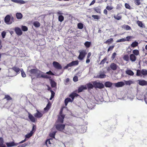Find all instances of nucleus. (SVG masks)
Masks as SVG:
<instances>
[{
	"mask_svg": "<svg viewBox=\"0 0 147 147\" xmlns=\"http://www.w3.org/2000/svg\"><path fill=\"white\" fill-rule=\"evenodd\" d=\"M136 75L137 76L144 78L147 76V70L145 69H143L141 70H137Z\"/></svg>",
	"mask_w": 147,
	"mask_h": 147,
	"instance_id": "nucleus-1",
	"label": "nucleus"
},
{
	"mask_svg": "<svg viewBox=\"0 0 147 147\" xmlns=\"http://www.w3.org/2000/svg\"><path fill=\"white\" fill-rule=\"evenodd\" d=\"M39 74L40 76V77L47 78H51L50 76L47 74L52 75H54L51 71L46 72L45 74H44L42 72L40 71Z\"/></svg>",
	"mask_w": 147,
	"mask_h": 147,
	"instance_id": "nucleus-2",
	"label": "nucleus"
},
{
	"mask_svg": "<svg viewBox=\"0 0 147 147\" xmlns=\"http://www.w3.org/2000/svg\"><path fill=\"white\" fill-rule=\"evenodd\" d=\"M29 72L31 74H34L37 77L40 78L39 74L40 71L36 69H32L30 70Z\"/></svg>",
	"mask_w": 147,
	"mask_h": 147,
	"instance_id": "nucleus-3",
	"label": "nucleus"
},
{
	"mask_svg": "<svg viewBox=\"0 0 147 147\" xmlns=\"http://www.w3.org/2000/svg\"><path fill=\"white\" fill-rule=\"evenodd\" d=\"M93 85L95 88H98L99 89L103 88L104 85L103 84L99 82H94L93 83Z\"/></svg>",
	"mask_w": 147,
	"mask_h": 147,
	"instance_id": "nucleus-4",
	"label": "nucleus"
},
{
	"mask_svg": "<svg viewBox=\"0 0 147 147\" xmlns=\"http://www.w3.org/2000/svg\"><path fill=\"white\" fill-rule=\"evenodd\" d=\"M65 126V125L61 124H58L55 125L56 129L60 131H62L64 129Z\"/></svg>",
	"mask_w": 147,
	"mask_h": 147,
	"instance_id": "nucleus-5",
	"label": "nucleus"
},
{
	"mask_svg": "<svg viewBox=\"0 0 147 147\" xmlns=\"http://www.w3.org/2000/svg\"><path fill=\"white\" fill-rule=\"evenodd\" d=\"M62 110H61L60 112V115L58 116V121L61 123H63L65 117V115L62 114Z\"/></svg>",
	"mask_w": 147,
	"mask_h": 147,
	"instance_id": "nucleus-6",
	"label": "nucleus"
},
{
	"mask_svg": "<svg viewBox=\"0 0 147 147\" xmlns=\"http://www.w3.org/2000/svg\"><path fill=\"white\" fill-rule=\"evenodd\" d=\"M86 54V53L85 51H80V55L78 56V59L81 60H82L85 57Z\"/></svg>",
	"mask_w": 147,
	"mask_h": 147,
	"instance_id": "nucleus-7",
	"label": "nucleus"
},
{
	"mask_svg": "<svg viewBox=\"0 0 147 147\" xmlns=\"http://www.w3.org/2000/svg\"><path fill=\"white\" fill-rule=\"evenodd\" d=\"M11 17L9 15H7L6 16L4 19L5 22L7 24L10 25L11 24L12 22L10 21Z\"/></svg>",
	"mask_w": 147,
	"mask_h": 147,
	"instance_id": "nucleus-8",
	"label": "nucleus"
},
{
	"mask_svg": "<svg viewBox=\"0 0 147 147\" xmlns=\"http://www.w3.org/2000/svg\"><path fill=\"white\" fill-rule=\"evenodd\" d=\"M53 64L54 67L57 69H61L62 68L61 65L57 62L54 61Z\"/></svg>",
	"mask_w": 147,
	"mask_h": 147,
	"instance_id": "nucleus-9",
	"label": "nucleus"
},
{
	"mask_svg": "<svg viewBox=\"0 0 147 147\" xmlns=\"http://www.w3.org/2000/svg\"><path fill=\"white\" fill-rule=\"evenodd\" d=\"M15 31L16 33L18 35H21L22 34V31L19 28L16 27L15 28Z\"/></svg>",
	"mask_w": 147,
	"mask_h": 147,
	"instance_id": "nucleus-10",
	"label": "nucleus"
},
{
	"mask_svg": "<svg viewBox=\"0 0 147 147\" xmlns=\"http://www.w3.org/2000/svg\"><path fill=\"white\" fill-rule=\"evenodd\" d=\"M36 111L37 112L34 115L35 117L37 118H40L42 117L44 113H41L37 110Z\"/></svg>",
	"mask_w": 147,
	"mask_h": 147,
	"instance_id": "nucleus-11",
	"label": "nucleus"
},
{
	"mask_svg": "<svg viewBox=\"0 0 147 147\" xmlns=\"http://www.w3.org/2000/svg\"><path fill=\"white\" fill-rule=\"evenodd\" d=\"M115 87H122L125 85V83L123 82H120L114 84Z\"/></svg>",
	"mask_w": 147,
	"mask_h": 147,
	"instance_id": "nucleus-12",
	"label": "nucleus"
},
{
	"mask_svg": "<svg viewBox=\"0 0 147 147\" xmlns=\"http://www.w3.org/2000/svg\"><path fill=\"white\" fill-rule=\"evenodd\" d=\"M66 98L65 100V105L66 106L68 102H72L73 100H74V98Z\"/></svg>",
	"mask_w": 147,
	"mask_h": 147,
	"instance_id": "nucleus-13",
	"label": "nucleus"
},
{
	"mask_svg": "<svg viewBox=\"0 0 147 147\" xmlns=\"http://www.w3.org/2000/svg\"><path fill=\"white\" fill-rule=\"evenodd\" d=\"M87 88V86L86 85H84L81 86L79 87L78 89V92H82L83 90L86 89Z\"/></svg>",
	"mask_w": 147,
	"mask_h": 147,
	"instance_id": "nucleus-14",
	"label": "nucleus"
},
{
	"mask_svg": "<svg viewBox=\"0 0 147 147\" xmlns=\"http://www.w3.org/2000/svg\"><path fill=\"white\" fill-rule=\"evenodd\" d=\"M11 1L13 2L21 4H24L26 2L22 0H11Z\"/></svg>",
	"mask_w": 147,
	"mask_h": 147,
	"instance_id": "nucleus-15",
	"label": "nucleus"
},
{
	"mask_svg": "<svg viewBox=\"0 0 147 147\" xmlns=\"http://www.w3.org/2000/svg\"><path fill=\"white\" fill-rule=\"evenodd\" d=\"M139 84L141 86H144L147 84V82L144 80H139Z\"/></svg>",
	"mask_w": 147,
	"mask_h": 147,
	"instance_id": "nucleus-16",
	"label": "nucleus"
},
{
	"mask_svg": "<svg viewBox=\"0 0 147 147\" xmlns=\"http://www.w3.org/2000/svg\"><path fill=\"white\" fill-rule=\"evenodd\" d=\"M6 144L8 147H11L14 146H17L18 144H16L14 142H11L6 143Z\"/></svg>",
	"mask_w": 147,
	"mask_h": 147,
	"instance_id": "nucleus-17",
	"label": "nucleus"
},
{
	"mask_svg": "<svg viewBox=\"0 0 147 147\" xmlns=\"http://www.w3.org/2000/svg\"><path fill=\"white\" fill-rule=\"evenodd\" d=\"M129 58L130 61L132 62H134L136 60V57L133 54H131L130 55Z\"/></svg>",
	"mask_w": 147,
	"mask_h": 147,
	"instance_id": "nucleus-18",
	"label": "nucleus"
},
{
	"mask_svg": "<svg viewBox=\"0 0 147 147\" xmlns=\"http://www.w3.org/2000/svg\"><path fill=\"white\" fill-rule=\"evenodd\" d=\"M110 67L112 69L115 70L117 69V66L116 64L113 63L111 64Z\"/></svg>",
	"mask_w": 147,
	"mask_h": 147,
	"instance_id": "nucleus-19",
	"label": "nucleus"
},
{
	"mask_svg": "<svg viewBox=\"0 0 147 147\" xmlns=\"http://www.w3.org/2000/svg\"><path fill=\"white\" fill-rule=\"evenodd\" d=\"M28 118L32 122H34L35 121V117L31 114L28 113Z\"/></svg>",
	"mask_w": 147,
	"mask_h": 147,
	"instance_id": "nucleus-20",
	"label": "nucleus"
},
{
	"mask_svg": "<svg viewBox=\"0 0 147 147\" xmlns=\"http://www.w3.org/2000/svg\"><path fill=\"white\" fill-rule=\"evenodd\" d=\"M125 73L131 76H133L134 74V73L133 72L129 69H127L126 70Z\"/></svg>",
	"mask_w": 147,
	"mask_h": 147,
	"instance_id": "nucleus-21",
	"label": "nucleus"
},
{
	"mask_svg": "<svg viewBox=\"0 0 147 147\" xmlns=\"http://www.w3.org/2000/svg\"><path fill=\"white\" fill-rule=\"evenodd\" d=\"M4 142L3 139L0 138V147H6L5 145L4 144Z\"/></svg>",
	"mask_w": 147,
	"mask_h": 147,
	"instance_id": "nucleus-22",
	"label": "nucleus"
},
{
	"mask_svg": "<svg viewBox=\"0 0 147 147\" xmlns=\"http://www.w3.org/2000/svg\"><path fill=\"white\" fill-rule=\"evenodd\" d=\"M114 18L115 19L117 20H119L121 19L122 16L120 15L119 13H118L117 15H114Z\"/></svg>",
	"mask_w": 147,
	"mask_h": 147,
	"instance_id": "nucleus-23",
	"label": "nucleus"
},
{
	"mask_svg": "<svg viewBox=\"0 0 147 147\" xmlns=\"http://www.w3.org/2000/svg\"><path fill=\"white\" fill-rule=\"evenodd\" d=\"M16 16L17 18L18 19H21L23 16L22 14L20 13H17Z\"/></svg>",
	"mask_w": 147,
	"mask_h": 147,
	"instance_id": "nucleus-24",
	"label": "nucleus"
},
{
	"mask_svg": "<svg viewBox=\"0 0 147 147\" xmlns=\"http://www.w3.org/2000/svg\"><path fill=\"white\" fill-rule=\"evenodd\" d=\"M34 133L33 131H31L30 133L26 135L25 136L26 138H29L31 137L32 135V134Z\"/></svg>",
	"mask_w": 147,
	"mask_h": 147,
	"instance_id": "nucleus-25",
	"label": "nucleus"
},
{
	"mask_svg": "<svg viewBox=\"0 0 147 147\" xmlns=\"http://www.w3.org/2000/svg\"><path fill=\"white\" fill-rule=\"evenodd\" d=\"M105 85L107 87H110L112 85V83L110 82H107L105 83Z\"/></svg>",
	"mask_w": 147,
	"mask_h": 147,
	"instance_id": "nucleus-26",
	"label": "nucleus"
},
{
	"mask_svg": "<svg viewBox=\"0 0 147 147\" xmlns=\"http://www.w3.org/2000/svg\"><path fill=\"white\" fill-rule=\"evenodd\" d=\"M122 28L127 30H129L131 29V27L129 26L126 25H123Z\"/></svg>",
	"mask_w": 147,
	"mask_h": 147,
	"instance_id": "nucleus-27",
	"label": "nucleus"
},
{
	"mask_svg": "<svg viewBox=\"0 0 147 147\" xmlns=\"http://www.w3.org/2000/svg\"><path fill=\"white\" fill-rule=\"evenodd\" d=\"M51 104L49 103L47 105L46 107L44 109L45 111H47L50 108Z\"/></svg>",
	"mask_w": 147,
	"mask_h": 147,
	"instance_id": "nucleus-28",
	"label": "nucleus"
},
{
	"mask_svg": "<svg viewBox=\"0 0 147 147\" xmlns=\"http://www.w3.org/2000/svg\"><path fill=\"white\" fill-rule=\"evenodd\" d=\"M133 53L135 56H137L139 55V52L138 50L135 49L133 51Z\"/></svg>",
	"mask_w": 147,
	"mask_h": 147,
	"instance_id": "nucleus-29",
	"label": "nucleus"
},
{
	"mask_svg": "<svg viewBox=\"0 0 147 147\" xmlns=\"http://www.w3.org/2000/svg\"><path fill=\"white\" fill-rule=\"evenodd\" d=\"M124 82L125 83V84H126V85H130L131 84L133 83V82L131 80H129L128 81H126L125 80L124 81Z\"/></svg>",
	"mask_w": 147,
	"mask_h": 147,
	"instance_id": "nucleus-30",
	"label": "nucleus"
},
{
	"mask_svg": "<svg viewBox=\"0 0 147 147\" xmlns=\"http://www.w3.org/2000/svg\"><path fill=\"white\" fill-rule=\"evenodd\" d=\"M106 76L104 74H100L99 75L97 76V78H105Z\"/></svg>",
	"mask_w": 147,
	"mask_h": 147,
	"instance_id": "nucleus-31",
	"label": "nucleus"
},
{
	"mask_svg": "<svg viewBox=\"0 0 147 147\" xmlns=\"http://www.w3.org/2000/svg\"><path fill=\"white\" fill-rule=\"evenodd\" d=\"M137 23L139 26L141 27H144V25H143L142 22L140 21H137Z\"/></svg>",
	"mask_w": 147,
	"mask_h": 147,
	"instance_id": "nucleus-32",
	"label": "nucleus"
},
{
	"mask_svg": "<svg viewBox=\"0 0 147 147\" xmlns=\"http://www.w3.org/2000/svg\"><path fill=\"white\" fill-rule=\"evenodd\" d=\"M78 95L77 94L74 93H73L71 94L69 96L70 98H73L74 99L75 96H78Z\"/></svg>",
	"mask_w": 147,
	"mask_h": 147,
	"instance_id": "nucleus-33",
	"label": "nucleus"
},
{
	"mask_svg": "<svg viewBox=\"0 0 147 147\" xmlns=\"http://www.w3.org/2000/svg\"><path fill=\"white\" fill-rule=\"evenodd\" d=\"M72 66L76 65L78 64V60L72 61L71 62Z\"/></svg>",
	"mask_w": 147,
	"mask_h": 147,
	"instance_id": "nucleus-34",
	"label": "nucleus"
},
{
	"mask_svg": "<svg viewBox=\"0 0 147 147\" xmlns=\"http://www.w3.org/2000/svg\"><path fill=\"white\" fill-rule=\"evenodd\" d=\"M84 45L86 47L88 48L91 45V42L87 41L84 43Z\"/></svg>",
	"mask_w": 147,
	"mask_h": 147,
	"instance_id": "nucleus-35",
	"label": "nucleus"
},
{
	"mask_svg": "<svg viewBox=\"0 0 147 147\" xmlns=\"http://www.w3.org/2000/svg\"><path fill=\"white\" fill-rule=\"evenodd\" d=\"M138 45V42L136 41H135L131 44V46L132 47H136Z\"/></svg>",
	"mask_w": 147,
	"mask_h": 147,
	"instance_id": "nucleus-36",
	"label": "nucleus"
},
{
	"mask_svg": "<svg viewBox=\"0 0 147 147\" xmlns=\"http://www.w3.org/2000/svg\"><path fill=\"white\" fill-rule=\"evenodd\" d=\"M64 17L62 15H60L58 17V20L61 22H62L64 20Z\"/></svg>",
	"mask_w": 147,
	"mask_h": 147,
	"instance_id": "nucleus-37",
	"label": "nucleus"
},
{
	"mask_svg": "<svg viewBox=\"0 0 147 147\" xmlns=\"http://www.w3.org/2000/svg\"><path fill=\"white\" fill-rule=\"evenodd\" d=\"M56 132V131H54L50 133L49 134L51 138H55V135Z\"/></svg>",
	"mask_w": 147,
	"mask_h": 147,
	"instance_id": "nucleus-38",
	"label": "nucleus"
},
{
	"mask_svg": "<svg viewBox=\"0 0 147 147\" xmlns=\"http://www.w3.org/2000/svg\"><path fill=\"white\" fill-rule=\"evenodd\" d=\"M126 41V39H125V38H121L120 39L116 41V42H125Z\"/></svg>",
	"mask_w": 147,
	"mask_h": 147,
	"instance_id": "nucleus-39",
	"label": "nucleus"
},
{
	"mask_svg": "<svg viewBox=\"0 0 147 147\" xmlns=\"http://www.w3.org/2000/svg\"><path fill=\"white\" fill-rule=\"evenodd\" d=\"M129 57L127 55H125L123 57V59L126 61H129Z\"/></svg>",
	"mask_w": 147,
	"mask_h": 147,
	"instance_id": "nucleus-40",
	"label": "nucleus"
},
{
	"mask_svg": "<svg viewBox=\"0 0 147 147\" xmlns=\"http://www.w3.org/2000/svg\"><path fill=\"white\" fill-rule=\"evenodd\" d=\"M87 87L88 89H92L93 87V84L92 85V84L89 83L87 84Z\"/></svg>",
	"mask_w": 147,
	"mask_h": 147,
	"instance_id": "nucleus-41",
	"label": "nucleus"
},
{
	"mask_svg": "<svg viewBox=\"0 0 147 147\" xmlns=\"http://www.w3.org/2000/svg\"><path fill=\"white\" fill-rule=\"evenodd\" d=\"M34 25L36 27H38L40 26V24L38 22H35L34 23Z\"/></svg>",
	"mask_w": 147,
	"mask_h": 147,
	"instance_id": "nucleus-42",
	"label": "nucleus"
},
{
	"mask_svg": "<svg viewBox=\"0 0 147 147\" xmlns=\"http://www.w3.org/2000/svg\"><path fill=\"white\" fill-rule=\"evenodd\" d=\"M78 28L80 29H82L83 28V24L81 23H79L78 24Z\"/></svg>",
	"mask_w": 147,
	"mask_h": 147,
	"instance_id": "nucleus-43",
	"label": "nucleus"
},
{
	"mask_svg": "<svg viewBox=\"0 0 147 147\" xmlns=\"http://www.w3.org/2000/svg\"><path fill=\"white\" fill-rule=\"evenodd\" d=\"M72 66H72V63H71V62L70 63H69V64H68L66 66H65L64 67V69H67V68H68V67H72Z\"/></svg>",
	"mask_w": 147,
	"mask_h": 147,
	"instance_id": "nucleus-44",
	"label": "nucleus"
},
{
	"mask_svg": "<svg viewBox=\"0 0 147 147\" xmlns=\"http://www.w3.org/2000/svg\"><path fill=\"white\" fill-rule=\"evenodd\" d=\"M22 30L23 31H26L28 30L27 27L25 26H22Z\"/></svg>",
	"mask_w": 147,
	"mask_h": 147,
	"instance_id": "nucleus-45",
	"label": "nucleus"
},
{
	"mask_svg": "<svg viewBox=\"0 0 147 147\" xmlns=\"http://www.w3.org/2000/svg\"><path fill=\"white\" fill-rule=\"evenodd\" d=\"M13 69L16 72L18 73L20 71V69L16 67H14L13 68Z\"/></svg>",
	"mask_w": 147,
	"mask_h": 147,
	"instance_id": "nucleus-46",
	"label": "nucleus"
},
{
	"mask_svg": "<svg viewBox=\"0 0 147 147\" xmlns=\"http://www.w3.org/2000/svg\"><path fill=\"white\" fill-rule=\"evenodd\" d=\"M51 86L52 87H54L56 86V83L54 81H51Z\"/></svg>",
	"mask_w": 147,
	"mask_h": 147,
	"instance_id": "nucleus-47",
	"label": "nucleus"
},
{
	"mask_svg": "<svg viewBox=\"0 0 147 147\" xmlns=\"http://www.w3.org/2000/svg\"><path fill=\"white\" fill-rule=\"evenodd\" d=\"M107 59L106 58H104L100 62V64L103 65L107 61Z\"/></svg>",
	"mask_w": 147,
	"mask_h": 147,
	"instance_id": "nucleus-48",
	"label": "nucleus"
},
{
	"mask_svg": "<svg viewBox=\"0 0 147 147\" xmlns=\"http://www.w3.org/2000/svg\"><path fill=\"white\" fill-rule=\"evenodd\" d=\"M134 3L136 5H138L140 4V0H135L134 1Z\"/></svg>",
	"mask_w": 147,
	"mask_h": 147,
	"instance_id": "nucleus-49",
	"label": "nucleus"
},
{
	"mask_svg": "<svg viewBox=\"0 0 147 147\" xmlns=\"http://www.w3.org/2000/svg\"><path fill=\"white\" fill-rule=\"evenodd\" d=\"M113 41V39L112 38H110L107 40L105 42V43H107L109 42L110 43L112 42Z\"/></svg>",
	"mask_w": 147,
	"mask_h": 147,
	"instance_id": "nucleus-50",
	"label": "nucleus"
},
{
	"mask_svg": "<svg viewBox=\"0 0 147 147\" xmlns=\"http://www.w3.org/2000/svg\"><path fill=\"white\" fill-rule=\"evenodd\" d=\"M92 17L94 19L98 20L100 19V17L97 15H93L92 16Z\"/></svg>",
	"mask_w": 147,
	"mask_h": 147,
	"instance_id": "nucleus-51",
	"label": "nucleus"
},
{
	"mask_svg": "<svg viewBox=\"0 0 147 147\" xmlns=\"http://www.w3.org/2000/svg\"><path fill=\"white\" fill-rule=\"evenodd\" d=\"M122 5L121 4H119L117 5L116 7V9H120L121 8Z\"/></svg>",
	"mask_w": 147,
	"mask_h": 147,
	"instance_id": "nucleus-52",
	"label": "nucleus"
},
{
	"mask_svg": "<svg viewBox=\"0 0 147 147\" xmlns=\"http://www.w3.org/2000/svg\"><path fill=\"white\" fill-rule=\"evenodd\" d=\"M106 8L107 10L109 11H110L113 8V7L112 6H108L106 7Z\"/></svg>",
	"mask_w": 147,
	"mask_h": 147,
	"instance_id": "nucleus-53",
	"label": "nucleus"
},
{
	"mask_svg": "<svg viewBox=\"0 0 147 147\" xmlns=\"http://www.w3.org/2000/svg\"><path fill=\"white\" fill-rule=\"evenodd\" d=\"M21 71L22 76L23 77H25L26 76V75L24 72L23 71V70H21Z\"/></svg>",
	"mask_w": 147,
	"mask_h": 147,
	"instance_id": "nucleus-54",
	"label": "nucleus"
},
{
	"mask_svg": "<svg viewBox=\"0 0 147 147\" xmlns=\"http://www.w3.org/2000/svg\"><path fill=\"white\" fill-rule=\"evenodd\" d=\"M114 47V45H113L109 47L108 49V52H109L110 51H112Z\"/></svg>",
	"mask_w": 147,
	"mask_h": 147,
	"instance_id": "nucleus-55",
	"label": "nucleus"
},
{
	"mask_svg": "<svg viewBox=\"0 0 147 147\" xmlns=\"http://www.w3.org/2000/svg\"><path fill=\"white\" fill-rule=\"evenodd\" d=\"M125 5L126 8L129 9H131V7L128 4L126 3H125Z\"/></svg>",
	"mask_w": 147,
	"mask_h": 147,
	"instance_id": "nucleus-56",
	"label": "nucleus"
},
{
	"mask_svg": "<svg viewBox=\"0 0 147 147\" xmlns=\"http://www.w3.org/2000/svg\"><path fill=\"white\" fill-rule=\"evenodd\" d=\"M95 11L98 13H100V9L98 8H96L94 9Z\"/></svg>",
	"mask_w": 147,
	"mask_h": 147,
	"instance_id": "nucleus-57",
	"label": "nucleus"
},
{
	"mask_svg": "<svg viewBox=\"0 0 147 147\" xmlns=\"http://www.w3.org/2000/svg\"><path fill=\"white\" fill-rule=\"evenodd\" d=\"M5 98L7 99V100L11 99V97L8 95H5Z\"/></svg>",
	"mask_w": 147,
	"mask_h": 147,
	"instance_id": "nucleus-58",
	"label": "nucleus"
},
{
	"mask_svg": "<svg viewBox=\"0 0 147 147\" xmlns=\"http://www.w3.org/2000/svg\"><path fill=\"white\" fill-rule=\"evenodd\" d=\"M5 35L6 32L4 31H3L1 33V35L3 38H5Z\"/></svg>",
	"mask_w": 147,
	"mask_h": 147,
	"instance_id": "nucleus-59",
	"label": "nucleus"
},
{
	"mask_svg": "<svg viewBox=\"0 0 147 147\" xmlns=\"http://www.w3.org/2000/svg\"><path fill=\"white\" fill-rule=\"evenodd\" d=\"M132 38L131 36H127L125 39H126V41H130L131 38Z\"/></svg>",
	"mask_w": 147,
	"mask_h": 147,
	"instance_id": "nucleus-60",
	"label": "nucleus"
},
{
	"mask_svg": "<svg viewBox=\"0 0 147 147\" xmlns=\"http://www.w3.org/2000/svg\"><path fill=\"white\" fill-rule=\"evenodd\" d=\"M116 55V53H113L112 55V57H111L112 59H113L115 58Z\"/></svg>",
	"mask_w": 147,
	"mask_h": 147,
	"instance_id": "nucleus-61",
	"label": "nucleus"
},
{
	"mask_svg": "<svg viewBox=\"0 0 147 147\" xmlns=\"http://www.w3.org/2000/svg\"><path fill=\"white\" fill-rule=\"evenodd\" d=\"M73 80L74 82H77L78 81V77L76 76L74 77L73 78Z\"/></svg>",
	"mask_w": 147,
	"mask_h": 147,
	"instance_id": "nucleus-62",
	"label": "nucleus"
},
{
	"mask_svg": "<svg viewBox=\"0 0 147 147\" xmlns=\"http://www.w3.org/2000/svg\"><path fill=\"white\" fill-rule=\"evenodd\" d=\"M51 97H53L55 96V92L52 90L51 91Z\"/></svg>",
	"mask_w": 147,
	"mask_h": 147,
	"instance_id": "nucleus-63",
	"label": "nucleus"
},
{
	"mask_svg": "<svg viewBox=\"0 0 147 147\" xmlns=\"http://www.w3.org/2000/svg\"><path fill=\"white\" fill-rule=\"evenodd\" d=\"M50 140H47L46 141V144L47 145V144H51V142H50Z\"/></svg>",
	"mask_w": 147,
	"mask_h": 147,
	"instance_id": "nucleus-64",
	"label": "nucleus"
}]
</instances>
